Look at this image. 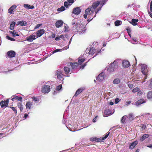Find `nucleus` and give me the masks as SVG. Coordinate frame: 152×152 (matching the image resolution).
Here are the masks:
<instances>
[{
	"instance_id": "nucleus-1",
	"label": "nucleus",
	"mask_w": 152,
	"mask_h": 152,
	"mask_svg": "<svg viewBox=\"0 0 152 152\" xmlns=\"http://www.w3.org/2000/svg\"><path fill=\"white\" fill-rule=\"evenodd\" d=\"M71 27L76 34H81L85 33L86 28L84 24H79L76 19L73 20L71 23Z\"/></svg>"
},
{
	"instance_id": "nucleus-2",
	"label": "nucleus",
	"mask_w": 152,
	"mask_h": 152,
	"mask_svg": "<svg viewBox=\"0 0 152 152\" xmlns=\"http://www.w3.org/2000/svg\"><path fill=\"white\" fill-rule=\"evenodd\" d=\"M100 4V1H97L93 3L91 6L86 9L85 11V14L84 15V18L86 19L88 15H91L93 13L94 10H96L97 7Z\"/></svg>"
},
{
	"instance_id": "nucleus-3",
	"label": "nucleus",
	"mask_w": 152,
	"mask_h": 152,
	"mask_svg": "<svg viewBox=\"0 0 152 152\" xmlns=\"http://www.w3.org/2000/svg\"><path fill=\"white\" fill-rule=\"evenodd\" d=\"M121 61L119 59L115 60L113 63H111L109 66H107L106 67L107 70L109 72H113L118 68V65L121 62Z\"/></svg>"
},
{
	"instance_id": "nucleus-4",
	"label": "nucleus",
	"mask_w": 152,
	"mask_h": 152,
	"mask_svg": "<svg viewBox=\"0 0 152 152\" xmlns=\"http://www.w3.org/2000/svg\"><path fill=\"white\" fill-rule=\"evenodd\" d=\"M94 54V56H96L97 54V53H96V49L93 47L91 48H87L86 49L85 52L83 55V56L84 58H85L86 56H88L90 55L91 56Z\"/></svg>"
},
{
	"instance_id": "nucleus-5",
	"label": "nucleus",
	"mask_w": 152,
	"mask_h": 152,
	"mask_svg": "<svg viewBox=\"0 0 152 152\" xmlns=\"http://www.w3.org/2000/svg\"><path fill=\"white\" fill-rule=\"evenodd\" d=\"M85 60V58H83L81 59L79 58L78 60V63L77 62L75 63H69V64L70 66H71L72 69H75L78 66V64H81Z\"/></svg>"
},
{
	"instance_id": "nucleus-6",
	"label": "nucleus",
	"mask_w": 152,
	"mask_h": 152,
	"mask_svg": "<svg viewBox=\"0 0 152 152\" xmlns=\"http://www.w3.org/2000/svg\"><path fill=\"white\" fill-rule=\"evenodd\" d=\"M55 76H57V78L60 80H61L64 76L61 71L60 69H58L55 71Z\"/></svg>"
},
{
	"instance_id": "nucleus-7",
	"label": "nucleus",
	"mask_w": 152,
	"mask_h": 152,
	"mask_svg": "<svg viewBox=\"0 0 152 152\" xmlns=\"http://www.w3.org/2000/svg\"><path fill=\"white\" fill-rule=\"evenodd\" d=\"M41 91L43 93H48L50 91V86L48 85H44L42 88Z\"/></svg>"
},
{
	"instance_id": "nucleus-8",
	"label": "nucleus",
	"mask_w": 152,
	"mask_h": 152,
	"mask_svg": "<svg viewBox=\"0 0 152 152\" xmlns=\"http://www.w3.org/2000/svg\"><path fill=\"white\" fill-rule=\"evenodd\" d=\"M141 71L145 75H147L148 72L147 69V66L145 64H142L141 66Z\"/></svg>"
},
{
	"instance_id": "nucleus-9",
	"label": "nucleus",
	"mask_w": 152,
	"mask_h": 152,
	"mask_svg": "<svg viewBox=\"0 0 152 152\" xmlns=\"http://www.w3.org/2000/svg\"><path fill=\"white\" fill-rule=\"evenodd\" d=\"M37 38V36L36 35V33L35 32L27 37L26 38V39L28 42H32Z\"/></svg>"
},
{
	"instance_id": "nucleus-10",
	"label": "nucleus",
	"mask_w": 152,
	"mask_h": 152,
	"mask_svg": "<svg viewBox=\"0 0 152 152\" xmlns=\"http://www.w3.org/2000/svg\"><path fill=\"white\" fill-rule=\"evenodd\" d=\"M114 112L112 113L110 110L109 109H107L105 110L104 113H103V115L104 117H106L109 115H111L113 114Z\"/></svg>"
},
{
	"instance_id": "nucleus-11",
	"label": "nucleus",
	"mask_w": 152,
	"mask_h": 152,
	"mask_svg": "<svg viewBox=\"0 0 152 152\" xmlns=\"http://www.w3.org/2000/svg\"><path fill=\"white\" fill-rule=\"evenodd\" d=\"M81 11L79 7H77L73 9L72 12L73 14L78 15L80 13ZM73 15H74L73 14L72 16L74 17Z\"/></svg>"
},
{
	"instance_id": "nucleus-12",
	"label": "nucleus",
	"mask_w": 152,
	"mask_h": 152,
	"mask_svg": "<svg viewBox=\"0 0 152 152\" xmlns=\"http://www.w3.org/2000/svg\"><path fill=\"white\" fill-rule=\"evenodd\" d=\"M45 30L43 29L39 30L36 33V35L37 38L41 36L45 33Z\"/></svg>"
},
{
	"instance_id": "nucleus-13",
	"label": "nucleus",
	"mask_w": 152,
	"mask_h": 152,
	"mask_svg": "<svg viewBox=\"0 0 152 152\" xmlns=\"http://www.w3.org/2000/svg\"><path fill=\"white\" fill-rule=\"evenodd\" d=\"M105 76L104 72H102L97 77V80L99 81H102L104 79Z\"/></svg>"
},
{
	"instance_id": "nucleus-14",
	"label": "nucleus",
	"mask_w": 152,
	"mask_h": 152,
	"mask_svg": "<svg viewBox=\"0 0 152 152\" xmlns=\"http://www.w3.org/2000/svg\"><path fill=\"white\" fill-rule=\"evenodd\" d=\"M15 54V52L12 50H10L7 53V55L9 58L14 57Z\"/></svg>"
},
{
	"instance_id": "nucleus-15",
	"label": "nucleus",
	"mask_w": 152,
	"mask_h": 152,
	"mask_svg": "<svg viewBox=\"0 0 152 152\" xmlns=\"http://www.w3.org/2000/svg\"><path fill=\"white\" fill-rule=\"evenodd\" d=\"M85 89V88L84 87H81L79 88L78 90H77L74 96H77V95H78L79 94L81 93Z\"/></svg>"
},
{
	"instance_id": "nucleus-16",
	"label": "nucleus",
	"mask_w": 152,
	"mask_h": 152,
	"mask_svg": "<svg viewBox=\"0 0 152 152\" xmlns=\"http://www.w3.org/2000/svg\"><path fill=\"white\" fill-rule=\"evenodd\" d=\"M63 23V22L62 20H59L56 22L55 25L57 28H59L62 26Z\"/></svg>"
},
{
	"instance_id": "nucleus-17",
	"label": "nucleus",
	"mask_w": 152,
	"mask_h": 152,
	"mask_svg": "<svg viewBox=\"0 0 152 152\" xmlns=\"http://www.w3.org/2000/svg\"><path fill=\"white\" fill-rule=\"evenodd\" d=\"M11 98V99L12 101H14L15 100H16L19 101H22V98L21 96L18 97L16 96L13 95L12 96Z\"/></svg>"
},
{
	"instance_id": "nucleus-18",
	"label": "nucleus",
	"mask_w": 152,
	"mask_h": 152,
	"mask_svg": "<svg viewBox=\"0 0 152 152\" xmlns=\"http://www.w3.org/2000/svg\"><path fill=\"white\" fill-rule=\"evenodd\" d=\"M122 65L125 68H127L129 65V63L128 61L123 60L122 62Z\"/></svg>"
},
{
	"instance_id": "nucleus-19",
	"label": "nucleus",
	"mask_w": 152,
	"mask_h": 152,
	"mask_svg": "<svg viewBox=\"0 0 152 152\" xmlns=\"http://www.w3.org/2000/svg\"><path fill=\"white\" fill-rule=\"evenodd\" d=\"M149 136L150 135L149 134H144L140 138L139 140L140 142H142L145 140V139L148 138Z\"/></svg>"
},
{
	"instance_id": "nucleus-20",
	"label": "nucleus",
	"mask_w": 152,
	"mask_h": 152,
	"mask_svg": "<svg viewBox=\"0 0 152 152\" xmlns=\"http://www.w3.org/2000/svg\"><path fill=\"white\" fill-rule=\"evenodd\" d=\"M137 141H135L131 144L129 146V148L130 149H133L138 144Z\"/></svg>"
},
{
	"instance_id": "nucleus-21",
	"label": "nucleus",
	"mask_w": 152,
	"mask_h": 152,
	"mask_svg": "<svg viewBox=\"0 0 152 152\" xmlns=\"http://www.w3.org/2000/svg\"><path fill=\"white\" fill-rule=\"evenodd\" d=\"M16 6L15 5H13L8 10V12L10 13H12L13 10L16 8Z\"/></svg>"
},
{
	"instance_id": "nucleus-22",
	"label": "nucleus",
	"mask_w": 152,
	"mask_h": 152,
	"mask_svg": "<svg viewBox=\"0 0 152 152\" xmlns=\"http://www.w3.org/2000/svg\"><path fill=\"white\" fill-rule=\"evenodd\" d=\"M145 101H144V99H140L138 100L135 103V105L138 106L144 103L145 102Z\"/></svg>"
},
{
	"instance_id": "nucleus-23",
	"label": "nucleus",
	"mask_w": 152,
	"mask_h": 152,
	"mask_svg": "<svg viewBox=\"0 0 152 152\" xmlns=\"http://www.w3.org/2000/svg\"><path fill=\"white\" fill-rule=\"evenodd\" d=\"M32 105V102H28L26 104V109H30L31 108V106Z\"/></svg>"
},
{
	"instance_id": "nucleus-24",
	"label": "nucleus",
	"mask_w": 152,
	"mask_h": 152,
	"mask_svg": "<svg viewBox=\"0 0 152 152\" xmlns=\"http://www.w3.org/2000/svg\"><path fill=\"white\" fill-rule=\"evenodd\" d=\"M17 23L18 25H20L22 26H26L27 25L26 22L23 20L18 21Z\"/></svg>"
},
{
	"instance_id": "nucleus-25",
	"label": "nucleus",
	"mask_w": 152,
	"mask_h": 152,
	"mask_svg": "<svg viewBox=\"0 0 152 152\" xmlns=\"http://www.w3.org/2000/svg\"><path fill=\"white\" fill-rule=\"evenodd\" d=\"M24 7L28 9H33L34 8V7L33 5H30L28 4H24Z\"/></svg>"
},
{
	"instance_id": "nucleus-26",
	"label": "nucleus",
	"mask_w": 152,
	"mask_h": 152,
	"mask_svg": "<svg viewBox=\"0 0 152 152\" xmlns=\"http://www.w3.org/2000/svg\"><path fill=\"white\" fill-rule=\"evenodd\" d=\"M138 21V19H133L132 20L131 23L133 26H136L137 25V22Z\"/></svg>"
},
{
	"instance_id": "nucleus-27",
	"label": "nucleus",
	"mask_w": 152,
	"mask_h": 152,
	"mask_svg": "<svg viewBox=\"0 0 152 152\" xmlns=\"http://www.w3.org/2000/svg\"><path fill=\"white\" fill-rule=\"evenodd\" d=\"M64 70L66 74H67L70 72V68L68 67H65L64 68Z\"/></svg>"
},
{
	"instance_id": "nucleus-28",
	"label": "nucleus",
	"mask_w": 152,
	"mask_h": 152,
	"mask_svg": "<svg viewBox=\"0 0 152 152\" xmlns=\"http://www.w3.org/2000/svg\"><path fill=\"white\" fill-rule=\"evenodd\" d=\"M15 23L13 21L12 23H11L10 24V29L11 30H13L14 28V27L15 26Z\"/></svg>"
},
{
	"instance_id": "nucleus-29",
	"label": "nucleus",
	"mask_w": 152,
	"mask_h": 152,
	"mask_svg": "<svg viewBox=\"0 0 152 152\" xmlns=\"http://www.w3.org/2000/svg\"><path fill=\"white\" fill-rule=\"evenodd\" d=\"M147 97L149 99H152V91H150L148 92Z\"/></svg>"
},
{
	"instance_id": "nucleus-30",
	"label": "nucleus",
	"mask_w": 152,
	"mask_h": 152,
	"mask_svg": "<svg viewBox=\"0 0 152 152\" xmlns=\"http://www.w3.org/2000/svg\"><path fill=\"white\" fill-rule=\"evenodd\" d=\"M120 83V80L118 78L115 79L113 81V83L115 84H117L119 83Z\"/></svg>"
},
{
	"instance_id": "nucleus-31",
	"label": "nucleus",
	"mask_w": 152,
	"mask_h": 152,
	"mask_svg": "<svg viewBox=\"0 0 152 152\" xmlns=\"http://www.w3.org/2000/svg\"><path fill=\"white\" fill-rule=\"evenodd\" d=\"M109 134H110L109 132H107L106 133V135H105V136L104 137H102V138L99 139V140H100V141H102V140H104L105 139H106L107 138V137H108Z\"/></svg>"
},
{
	"instance_id": "nucleus-32",
	"label": "nucleus",
	"mask_w": 152,
	"mask_h": 152,
	"mask_svg": "<svg viewBox=\"0 0 152 152\" xmlns=\"http://www.w3.org/2000/svg\"><path fill=\"white\" fill-rule=\"evenodd\" d=\"M121 22L120 21L116 20L115 22V26H118L121 25Z\"/></svg>"
},
{
	"instance_id": "nucleus-33",
	"label": "nucleus",
	"mask_w": 152,
	"mask_h": 152,
	"mask_svg": "<svg viewBox=\"0 0 152 152\" xmlns=\"http://www.w3.org/2000/svg\"><path fill=\"white\" fill-rule=\"evenodd\" d=\"M18 107L19 108L21 112H22L23 111V105L21 103H19L18 104Z\"/></svg>"
},
{
	"instance_id": "nucleus-34",
	"label": "nucleus",
	"mask_w": 152,
	"mask_h": 152,
	"mask_svg": "<svg viewBox=\"0 0 152 152\" xmlns=\"http://www.w3.org/2000/svg\"><path fill=\"white\" fill-rule=\"evenodd\" d=\"M65 10V8L63 6H61V7L57 9V10L58 11L62 12L64 11Z\"/></svg>"
},
{
	"instance_id": "nucleus-35",
	"label": "nucleus",
	"mask_w": 152,
	"mask_h": 152,
	"mask_svg": "<svg viewBox=\"0 0 152 152\" xmlns=\"http://www.w3.org/2000/svg\"><path fill=\"white\" fill-rule=\"evenodd\" d=\"M63 50L62 49H56L55 50L53 51L51 53L52 54H53L54 53H56L58 52H61Z\"/></svg>"
},
{
	"instance_id": "nucleus-36",
	"label": "nucleus",
	"mask_w": 152,
	"mask_h": 152,
	"mask_svg": "<svg viewBox=\"0 0 152 152\" xmlns=\"http://www.w3.org/2000/svg\"><path fill=\"white\" fill-rule=\"evenodd\" d=\"M12 35L13 37H15L16 36H19V35L18 34V32H16L15 30H13L12 31Z\"/></svg>"
},
{
	"instance_id": "nucleus-37",
	"label": "nucleus",
	"mask_w": 152,
	"mask_h": 152,
	"mask_svg": "<svg viewBox=\"0 0 152 152\" xmlns=\"http://www.w3.org/2000/svg\"><path fill=\"white\" fill-rule=\"evenodd\" d=\"M126 116L124 115L122 118L121 119V122L123 123L125 122V120L126 119Z\"/></svg>"
},
{
	"instance_id": "nucleus-38",
	"label": "nucleus",
	"mask_w": 152,
	"mask_h": 152,
	"mask_svg": "<svg viewBox=\"0 0 152 152\" xmlns=\"http://www.w3.org/2000/svg\"><path fill=\"white\" fill-rule=\"evenodd\" d=\"M9 101L8 99H7L6 101H4V107H7L8 105Z\"/></svg>"
},
{
	"instance_id": "nucleus-39",
	"label": "nucleus",
	"mask_w": 152,
	"mask_h": 152,
	"mask_svg": "<svg viewBox=\"0 0 152 152\" xmlns=\"http://www.w3.org/2000/svg\"><path fill=\"white\" fill-rule=\"evenodd\" d=\"M6 38L8 40H11L12 41H14L15 40V39H14L12 38H11L8 36H6Z\"/></svg>"
},
{
	"instance_id": "nucleus-40",
	"label": "nucleus",
	"mask_w": 152,
	"mask_h": 152,
	"mask_svg": "<svg viewBox=\"0 0 152 152\" xmlns=\"http://www.w3.org/2000/svg\"><path fill=\"white\" fill-rule=\"evenodd\" d=\"M139 89L140 88H139L136 87L132 90V92L133 93H135L136 92H137V91H139Z\"/></svg>"
},
{
	"instance_id": "nucleus-41",
	"label": "nucleus",
	"mask_w": 152,
	"mask_h": 152,
	"mask_svg": "<svg viewBox=\"0 0 152 152\" xmlns=\"http://www.w3.org/2000/svg\"><path fill=\"white\" fill-rule=\"evenodd\" d=\"M33 100L36 102H37L39 101V99L37 97H33L32 98Z\"/></svg>"
},
{
	"instance_id": "nucleus-42",
	"label": "nucleus",
	"mask_w": 152,
	"mask_h": 152,
	"mask_svg": "<svg viewBox=\"0 0 152 152\" xmlns=\"http://www.w3.org/2000/svg\"><path fill=\"white\" fill-rule=\"evenodd\" d=\"M64 5L65 7H68L70 5H69V2L66 1H65L64 3Z\"/></svg>"
},
{
	"instance_id": "nucleus-43",
	"label": "nucleus",
	"mask_w": 152,
	"mask_h": 152,
	"mask_svg": "<svg viewBox=\"0 0 152 152\" xmlns=\"http://www.w3.org/2000/svg\"><path fill=\"white\" fill-rule=\"evenodd\" d=\"M134 116H133V114L130 113L128 115V117L129 119H132Z\"/></svg>"
},
{
	"instance_id": "nucleus-44",
	"label": "nucleus",
	"mask_w": 152,
	"mask_h": 152,
	"mask_svg": "<svg viewBox=\"0 0 152 152\" xmlns=\"http://www.w3.org/2000/svg\"><path fill=\"white\" fill-rule=\"evenodd\" d=\"M62 87V85H60L56 87V89L57 90L59 91L61 88Z\"/></svg>"
},
{
	"instance_id": "nucleus-45",
	"label": "nucleus",
	"mask_w": 152,
	"mask_h": 152,
	"mask_svg": "<svg viewBox=\"0 0 152 152\" xmlns=\"http://www.w3.org/2000/svg\"><path fill=\"white\" fill-rule=\"evenodd\" d=\"M11 108L12 110L13 111H14L15 114H16L17 113V110L15 109V108L14 107H10Z\"/></svg>"
},
{
	"instance_id": "nucleus-46",
	"label": "nucleus",
	"mask_w": 152,
	"mask_h": 152,
	"mask_svg": "<svg viewBox=\"0 0 152 152\" xmlns=\"http://www.w3.org/2000/svg\"><path fill=\"white\" fill-rule=\"evenodd\" d=\"M0 105L1 106V108H3L4 107V101L2 100L0 102Z\"/></svg>"
},
{
	"instance_id": "nucleus-47",
	"label": "nucleus",
	"mask_w": 152,
	"mask_h": 152,
	"mask_svg": "<svg viewBox=\"0 0 152 152\" xmlns=\"http://www.w3.org/2000/svg\"><path fill=\"white\" fill-rule=\"evenodd\" d=\"M121 100V99H119L117 98L115 100V104H117Z\"/></svg>"
},
{
	"instance_id": "nucleus-48",
	"label": "nucleus",
	"mask_w": 152,
	"mask_h": 152,
	"mask_svg": "<svg viewBox=\"0 0 152 152\" xmlns=\"http://www.w3.org/2000/svg\"><path fill=\"white\" fill-rule=\"evenodd\" d=\"M42 25V24H37L36 26H35L34 28L35 29H37L41 26Z\"/></svg>"
},
{
	"instance_id": "nucleus-49",
	"label": "nucleus",
	"mask_w": 152,
	"mask_h": 152,
	"mask_svg": "<svg viewBox=\"0 0 152 152\" xmlns=\"http://www.w3.org/2000/svg\"><path fill=\"white\" fill-rule=\"evenodd\" d=\"M142 94V92L141 90H140V89L139 90V91H137V95L139 96H140Z\"/></svg>"
},
{
	"instance_id": "nucleus-50",
	"label": "nucleus",
	"mask_w": 152,
	"mask_h": 152,
	"mask_svg": "<svg viewBox=\"0 0 152 152\" xmlns=\"http://www.w3.org/2000/svg\"><path fill=\"white\" fill-rule=\"evenodd\" d=\"M88 62V61H87L86 62L85 64H84L83 65H81L80 66V68L83 69H84V67L87 65V63Z\"/></svg>"
},
{
	"instance_id": "nucleus-51",
	"label": "nucleus",
	"mask_w": 152,
	"mask_h": 152,
	"mask_svg": "<svg viewBox=\"0 0 152 152\" xmlns=\"http://www.w3.org/2000/svg\"><path fill=\"white\" fill-rule=\"evenodd\" d=\"M140 127H141V129H142V130H143L145 129L146 127V125L143 124L142 126H140Z\"/></svg>"
},
{
	"instance_id": "nucleus-52",
	"label": "nucleus",
	"mask_w": 152,
	"mask_h": 152,
	"mask_svg": "<svg viewBox=\"0 0 152 152\" xmlns=\"http://www.w3.org/2000/svg\"><path fill=\"white\" fill-rule=\"evenodd\" d=\"M105 2V0H103L101 1V3L100 2L101 5H102V6H101L102 7V6L104 4Z\"/></svg>"
},
{
	"instance_id": "nucleus-53",
	"label": "nucleus",
	"mask_w": 152,
	"mask_h": 152,
	"mask_svg": "<svg viewBox=\"0 0 152 152\" xmlns=\"http://www.w3.org/2000/svg\"><path fill=\"white\" fill-rule=\"evenodd\" d=\"M67 1L69 4H72L74 2V0H67Z\"/></svg>"
},
{
	"instance_id": "nucleus-54",
	"label": "nucleus",
	"mask_w": 152,
	"mask_h": 152,
	"mask_svg": "<svg viewBox=\"0 0 152 152\" xmlns=\"http://www.w3.org/2000/svg\"><path fill=\"white\" fill-rule=\"evenodd\" d=\"M97 116H96L93 119V121L94 122H95L97 121Z\"/></svg>"
},
{
	"instance_id": "nucleus-55",
	"label": "nucleus",
	"mask_w": 152,
	"mask_h": 152,
	"mask_svg": "<svg viewBox=\"0 0 152 152\" xmlns=\"http://www.w3.org/2000/svg\"><path fill=\"white\" fill-rule=\"evenodd\" d=\"M149 85V86L152 89V79H151L150 83Z\"/></svg>"
},
{
	"instance_id": "nucleus-56",
	"label": "nucleus",
	"mask_w": 152,
	"mask_h": 152,
	"mask_svg": "<svg viewBox=\"0 0 152 152\" xmlns=\"http://www.w3.org/2000/svg\"><path fill=\"white\" fill-rule=\"evenodd\" d=\"M67 31V29L66 27V26H64V29L63 30V31L64 32H65L66 31Z\"/></svg>"
},
{
	"instance_id": "nucleus-57",
	"label": "nucleus",
	"mask_w": 152,
	"mask_h": 152,
	"mask_svg": "<svg viewBox=\"0 0 152 152\" xmlns=\"http://www.w3.org/2000/svg\"><path fill=\"white\" fill-rule=\"evenodd\" d=\"M150 11L152 12V1H151V2L150 4Z\"/></svg>"
},
{
	"instance_id": "nucleus-58",
	"label": "nucleus",
	"mask_w": 152,
	"mask_h": 152,
	"mask_svg": "<svg viewBox=\"0 0 152 152\" xmlns=\"http://www.w3.org/2000/svg\"><path fill=\"white\" fill-rule=\"evenodd\" d=\"M128 86L130 88H132L133 85L132 84H129L128 85Z\"/></svg>"
},
{
	"instance_id": "nucleus-59",
	"label": "nucleus",
	"mask_w": 152,
	"mask_h": 152,
	"mask_svg": "<svg viewBox=\"0 0 152 152\" xmlns=\"http://www.w3.org/2000/svg\"><path fill=\"white\" fill-rule=\"evenodd\" d=\"M94 11L95 12V15L94 16V18L96 17V14L99 11L98 10H96H96H95Z\"/></svg>"
},
{
	"instance_id": "nucleus-60",
	"label": "nucleus",
	"mask_w": 152,
	"mask_h": 152,
	"mask_svg": "<svg viewBox=\"0 0 152 152\" xmlns=\"http://www.w3.org/2000/svg\"><path fill=\"white\" fill-rule=\"evenodd\" d=\"M55 39L56 41L60 40V36H58V37H56L55 38Z\"/></svg>"
},
{
	"instance_id": "nucleus-61",
	"label": "nucleus",
	"mask_w": 152,
	"mask_h": 152,
	"mask_svg": "<svg viewBox=\"0 0 152 152\" xmlns=\"http://www.w3.org/2000/svg\"><path fill=\"white\" fill-rule=\"evenodd\" d=\"M60 38H61L63 39L64 40V38H65L64 37V35H61L60 36Z\"/></svg>"
},
{
	"instance_id": "nucleus-62",
	"label": "nucleus",
	"mask_w": 152,
	"mask_h": 152,
	"mask_svg": "<svg viewBox=\"0 0 152 152\" xmlns=\"http://www.w3.org/2000/svg\"><path fill=\"white\" fill-rule=\"evenodd\" d=\"M151 12H151V11L150 12H148V13H149V15H150V16L151 18H152V13Z\"/></svg>"
},
{
	"instance_id": "nucleus-63",
	"label": "nucleus",
	"mask_w": 152,
	"mask_h": 152,
	"mask_svg": "<svg viewBox=\"0 0 152 152\" xmlns=\"http://www.w3.org/2000/svg\"><path fill=\"white\" fill-rule=\"evenodd\" d=\"M28 115L27 113H25L24 114V118H26L28 116Z\"/></svg>"
},
{
	"instance_id": "nucleus-64",
	"label": "nucleus",
	"mask_w": 152,
	"mask_h": 152,
	"mask_svg": "<svg viewBox=\"0 0 152 152\" xmlns=\"http://www.w3.org/2000/svg\"><path fill=\"white\" fill-rule=\"evenodd\" d=\"M147 146L149 148H152V145H147Z\"/></svg>"
}]
</instances>
